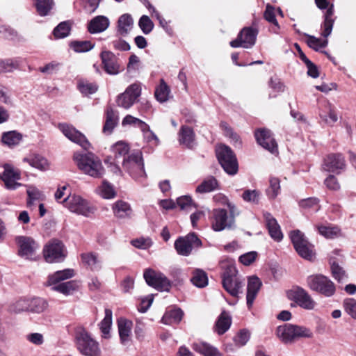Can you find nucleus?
<instances>
[{"mask_svg": "<svg viewBox=\"0 0 356 356\" xmlns=\"http://www.w3.org/2000/svg\"><path fill=\"white\" fill-rule=\"evenodd\" d=\"M138 26L145 34H149L154 28V23L147 15H143L139 19Z\"/></svg>", "mask_w": 356, "mask_h": 356, "instance_id": "nucleus-59", "label": "nucleus"}, {"mask_svg": "<svg viewBox=\"0 0 356 356\" xmlns=\"http://www.w3.org/2000/svg\"><path fill=\"white\" fill-rule=\"evenodd\" d=\"M288 296L298 306L305 309L312 310L316 306V302L312 297L302 287H294L288 292Z\"/></svg>", "mask_w": 356, "mask_h": 356, "instance_id": "nucleus-13", "label": "nucleus"}, {"mask_svg": "<svg viewBox=\"0 0 356 356\" xmlns=\"http://www.w3.org/2000/svg\"><path fill=\"white\" fill-rule=\"evenodd\" d=\"M63 202L65 207L71 212L85 217H90L96 211L94 206L78 195H69L63 198Z\"/></svg>", "mask_w": 356, "mask_h": 356, "instance_id": "nucleus-7", "label": "nucleus"}, {"mask_svg": "<svg viewBox=\"0 0 356 356\" xmlns=\"http://www.w3.org/2000/svg\"><path fill=\"white\" fill-rule=\"evenodd\" d=\"M331 272L332 277L339 282H343L347 278L345 270L335 262L331 265Z\"/></svg>", "mask_w": 356, "mask_h": 356, "instance_id": "nucleus-55", "label": "nucleus"}, {"mask_svg": "<svg viewBox=\"0 0 356 356\" xmlns=\"http://www.w3.org/2000/svg\"><path fill=\"white\" fill-rule=\"evenodd\" d=\"M346 160L341 154H328L323 161V168L325 170L339 174L346 168Z\"/></svg>", "mask_w": 356, "mask_h": 356, "instance_id": "nucleus-20", "label": "nucleus"}, {"mask_svg": "<svg viewBox=\"0 0 356 356\" xmlns=\"http://www.w3.org/2000/svg\"><path fill=\"white\" fill-rule=\"evenodd\" d=\"M258 31L252 27L243 28L238 34L237 38L229 43L233 48L242 47L245 49L252 47L256 42Z\"/></svg>", "mask_w": 356, "mask_h": 356, "instance_id": "nucleus-12", "label": "nucleus"}, {"mask_svg": "<svg viewBox=\"0 0 356 356\" xmlns=\"http://www.w3.org/2000/svg\"><path fill=\"white\" fill-rule=\"evenodd\" d=\"M118 332L122 343L126 344L130 340L132 323L124 318L118 321Z\"/></svg>", "mask_w": 356, "mask_h": 356, "instance_id": "nucleus-32", "label": "nucleus"}, {"mask_svg": "<svg viewBox=\"0 0 356 356\" xmlns=\"http://www.w3.org/2000/svg\"><path fill=\"white\" fill-rule=\"evenodd\" d=\"M250 332L246 330H241L234 337V342L238 346H243L249 341Z\"/></svg>", "mask_w": 356, "mask_h": 356, "instance_id": "nucleus-61", "label": "nucleus"}, {"mask_svg": "<svg viewBox=\"0 0 356 356\" xmlns=\"http://www.w3.org/2000/svg\"><path fill=\"white\" fill-rule=\"evenodd\" d=\"M289 236L298 254L304 259L312 260L314 255L313 245L307 241L304 234L296 229L291 232Z\"/></svg>", "mask_w": 356, "mask_h": 356, "instance_id": "nucleus-8", "label": "nucleus"}, {"mask_svg": "<svg viewBox=\"0 0 356 356\" xmlns=\"http://www.w3.org/2000/svg\"><path fill=\"white\" fill-rule=\"evenodd\" d=\"M71 47L79 53L86 52L91 50L94 47V44L90 41H73L70 44Z\"/></svg>", "mask_w": 356, "mask_h": 356, "instance_id": "nucleus-52", "label": "nucleus"}, {"mask_svg": "<svg viewBox=\"0 0 356 356\" xmlns=\"http://www.w3.org/2000/svg\"><path fill=\"white\" fill-rule=\"evenodd\" d=\"M269 184V188L266 191L267 195L271 199H275L280 191V180L277 177H270Z\"/></svg>", "mask_w": 356, "mask_h": 356, "instance_id": "nucleus-48", "label": "nucleus"}, {"mask_svg": "<svg viewBox=\"0 0 356 356\" xmlns=\"http://www.w3.org/2000/svg\"><path fill=\"white\" fill-rule=\"evenodd\" d=\"M191 282L198 288H204L208 284L207 274L202 269H195L192 273Z\"/></svg>", "mask_w": 356, "mask_h": 356, "instance_id": "nucleus-39", "label": "nucleus"}, {"mask_svg": "<svg viewBox=\"0 0 356 356\" xmlns=\"http://www.w3.org/2000/svg\"><path fill=\"white\" fill-rule=\"evenodd\" d=\"M47 302L40 298H35L29 300V310L33 312L41 313L47 308Z\"/></svg>", "mask_w": 356, "mask_h": 356, "instance_id": "nucleus-47", "label": "nucleus"}, {"mask_svg": "<svg viewBox=\"0 0 356 356\" xmlns=\"http://www.w3.org/2000/svg\"><path fill=\"white\" fill-rule=\"evenodd\" d=\"M38 13L40 16L48 15L54 6V0H34Z\"/></svg>", "mask_w": 356, "mask_h": 356, "instance_id": "nucleus-41", "label": "nucleus"}, {"mask_svg": "<svg viewBox=\"0 0 356 356\" xmlns=\"http://www.w3.org/2000/svg\"><path fill=\"white\" fill-rule=\"evenodd\" d=\"M28 200L27 207H31L35 201H40L44 199V195L38 188L34 186H29L27 189Z\"/></svg>", "mask_w": 356, "mask_h": 356, "instance_id": "nucleus-45", "label": "nucleus"}, {"mask_svg": "<svg viewBox=\"0 0 356 356\" xmlns=\"http://www.w3.org/2000/svg\"><path fill=\"white\" fill-rule=\"evenodd\" d=\"M22 139V134L17 132L16 131H10L3 133L1 137V141L3 143L7 145L9 147H13L18 145Z\"/></svg>", "mask_w": 356, "mask_h": 356, "instance_id": "nucleus-40", "label": "nucleus"}, {"mask_svg": "<svg viewBox=\"0 0 356 356\" xmlns=\"http://www.w3.org/2000/svg\"><path fill=\"white\" fill-rule=\"evenodd\" d=\"M102 67L110 75H117L123 70L117 56L111 51L104 50L100 54Z\"/></svg>", "mask_w": 356, "mask_h": 356, "instance_id": "nucleus-17", "label": "nucleus"}, {"mask_svg": "<svg viewBox=\"0 0 356 356\" xmlns=\"http://www.w3.org/2000/svg\"><path fill=\"white\" fill-rule=\"evenodd\" d=\"M29 310V300L20 299L9 307L11 313L18 314Z\"/></svg>", "mask_w": 356, "mask_h": 356, "instance_id": "nucleus-58", "label": "nucleus"}, {"mask_svg": "<svg viewBox=\"0 0 356 356\" xmlns=\"http://www.w3.org/2000/svg\"><path fill=\"white\" fill-rule=\"evenodd\" d=\"M133 26L134 19L131 15L128 13L123 14L118 20L117 33L120 35L125 37L130 33Z\"/></svg>", "mask_w": 356, "mask_h": 356, "instance_id": "nucleus-28", "label": "nucleus"}, {"mask_svg": "<svg viewBox=\"0 0 356 356\" xmlns=\"http://www.w3.org/2000/svg\"><path fill=\"white\" fill-rule=\"evenodd\" d=\"M315 3L321 10L327 9L324 15V22L322 25L323 31L321 35L323 37H328L332 33L334 23V19L333 18L334 6L333 4H330L327 0H315Z\"/></svg>", "mask_w": 356, "mask_h": 356, "instance_id": "nucleus-16", "label": "nucleus"}, {"mask_svg": "<svg viewBox=\"0 0 356 356\" xmlns=\"http://www.w3.org/2000/svg\"><path fill=\"white\" fill-rule=\"evenodd\" d=\"M257 142L271 153L277 152V145L270 130L261 129L255 131Z\"/></svg>", "mask_w": 356, "mask_h": 356, "instance_id": "nucleus-21", "label": "nucleus"}, {"mask_svg": "<svg viewBox=\"0 0 356 356\" xmlns=\"http://www.w3.org/2000/svg\"><path fill=\"white\" fill-rule=\"evenodd\" d=\"M99 194L105 199H110L115 197V192L110 184L107 181H104L99 187Z\"/></svg>", "mask_w": 356, "mask_h": 356, "instance_id": "nucleus-60", "label": "nucleus"}, {"mask_svg": "<svg viewBox=\"0 0 356 356\" xmlns=\"http://www.w3.org/2000/svg\"><path fill=\"white\" fill-rule=\"evenodd\" d=\"M218 188V181L213 177L209 176L202 181L196 188V192L199 193H210Z\"/></svg>", "mask_w": 356, "mask_h": 356, "instance_id": "nucleus-37", "label": "nucleus"}, {"mask_svg": "<svg viewBox=\"0 0 356 356\" xmlns=\"http://www.w3.org/2000/svg\"><path fill=\"white\" fill-rule=\"evenodd\" d=\"M109 19L103 15L94 17L88 24V31L90 33H97L104 31L109 26Z\"/></svg>", "mask_w": 356, "mask_h": 356, "instance_id": "nucleus-30", "label": "nucleus"}, {"mask_svg": "<svg viewBox=\"0 0 356 356\" xmlns=\"http://www.w3.org/2000/svg\"><path fill=\"white\" fill-rule=\"evenodd\" d=\"M44 257L47 262H60L64 259L63 243L57 239L51 240L44 248Z\"/></svg>", "mask_w": 356, "mask_h": 356, "instance_id": "nucleus-15", "label": "nucleus"}, {"mask_svg": "<svg viewBox=\"0 0 356 356\" xmlns=\"http://www.w3.org/2000/svg\"><path fill=\"white\" fill-rule=\"evenodd\" d=\"M78 88L82 94L88 95L96 92L98 86L95 83H90L88 81H80L78 83Z\"/></svg>", "mask_w": 356, "mask_h": 356, "instance_id": "nucleus-53", "label": "nucleus"}, {"mask_svg": "<svg viewBox=\"0 0 356 356\" xmlns=\"http://www.w3.org/2000/svg\"><path fill=\"white\" fill-rule=\"evenodd\" d=\"M177 204L181 210L190 211L193 208H196L195 204L192 201L190 196L184 195L177 199Z\"/></svg>", "mask_w": 356, "mask_h": 356, "instance_id": "nucleus-56", "label": "nucleus"}, {"mask_svg": "<svg viewBox=\"0 0 356 356\" xmlns=\"http://www.w3.org/2000/svg\"><path fill=\"white\" fill-rule=\"evenodd\" d=\"M143 277L149 286L160 291H169L171 288V282L161 272L148 268L145 270Z\"/></svg>", "mask_w": 356, "mask_h": 356, "instance_id": "nucleus-10", "label": "nucleus"}, {"mask_svg": "<svg viewBox=\"0 0 356 356\" xmlns=\"http://www.w3.org/2000/svg\"><path fill=\"white\" fill-rule=\"evenodd\" d=\"M24 162L28 163L31 166L40 170H47L49 168L47 160L42 156L31 154L23 159Z\"/></svg>", "mask_w": 356, "mask_h": 356, "instance_id": "nucleus-34", "label": "nucleus"}, {"mask_svg": "<svg viewBox=\"0 0 356 356\" xmlns=\"http://www.w3.org/2000/svg\"><path fill=\"white\" fill-rule=\"evenodd\" d=\"M262 285V282L257 276H252L248 278L246 301L249 309L252 306L254 300Z\"/></svg>", "mask_w": 356, "mask_h": 356, "instance_id": "nucleus-25", "label": "nucleus"}, {"mask_svg": "<svg viewBox=\"0 0 356 356\" xmlns=\"http://www.w3.org/2000/svg\"><path fill=\"white\" fill-rule=\"evenodd\" d=\"M318 230L322 236L327 238L336 237L340 233V229L337 227L321 225L318 227Z\"/></svg>", "mask_w": 356, "mask_h": 356, "instance_id": "nucleus-54", "label": "nucleus"}, {"mask_svg": "<svg viewBox=\"0 0 356 356\" xmlns=\"http://www.w3.org/2000/svg\"><path fill=\"white\" fill-rule=\"evenodd\" d=\"M193 350L204 356H221V353L218 350L204 342L194 343L192 346Z\"/></svg>", "mask_w": 356, "mask_h": 356, "instance_id": "nucleus-35", "label": "nucleus"}, {"mask_svg": "<svg viewBox=\"0 0 356 356\" xmlns=\"http://www.w3.org/2000/svg\"><path fill=\"white\" fill-rule=\"evenodd\" d=\"M220 268L224 270L222 274L223 288L232 296L238 297L243 293L244 280L238 275L232 261H222Z\"/></svg>", "mask_w": 356, "mask_h": 356, "instance_id": "nucleus-1", "label": "nucleus"}, {"mask_svg": "<svg viewBox=\"0 0 356 356\" xmlns=\"http://www.w3.org/2000/svg\"><path fill=\"white\" fill-rule=\"evenodd\" d=\"M275 334L285 344L292 343L300 338L313 337V332L310 329L290 323L278 326Z\"/></svg>", "mask_w": 356, "mask_h": 356, "instance_id": "nucleus-4", "label": "nucleus"}, {"mask_svg": "<svg viewBox=\"0 0 356 356\" xmlns=\"http://www.w3.org/2000/svg\"><path fill=\"white\" fill-rule=\"evenodd\" d=\"M264 17L268 22L273 24L274 27L273 28V31L274 33H277L280 29V26L276 19L275 10L273 6L267 5Z\"/></svg>", "mask_w": 356, "mask_h": 356, "instance_id": "nucleus-51", "label": "nucleus"}, {"mask_svg": "<svg viewBox=\"0 0 356 356\" xmlns=\"http://www.w3.org/2000/svg\"><path fill=\"white\" fill-rule=\"evenodd\" d=\"M81 258L82 261L92 270H98L101 269V261L99 259L98 255L96 253H83L81 254Z\"/></svg>", "mask_w": 356, "mask_h": 356, "instance_id": "nucleus-38", "label": "nucleus"}, {"mask_svg": "<svg viewBox=\"0 0 356 356\" xmlns=\"http://www.w3.org/2000/svg\"><path fill=\"white\" fill-rule=\"evenodd\" d=\"M170 90L163 79L161 80L159 86L156 88L154 95L160 102H165L168 99Z\"/></svg>", "mask_w": 356, "mask_h": 356, "instance_id": "nucleus-44", "label": "nucleus"}, {"mask_svg": "<svg viewBox=\"0 0 356 356\" xmlns=\"http://www.w3.org/2000/svg\"><path fill=\"white\" fill-rule=\"evenodd\" d=\"M305 37H307V45L313 49L315 51H319L320 49L324 48L327 45L328 41L327 38L324 37L325 39L322 40L321 38H316L315 36L305 33Z\"/></svg>", "mask_w": 356, "mask_h": 356, "instance_id": "nucleus-43", "label": "nucleus"}, {"mask_svg": "<svg viewBox=\"0 0 356 356\" xmlns=\"http://www.w3.org/2000/svg\"><path fill=\"white\" fill-rule=\"evenodd\" d=\"M74 275V271L73 269L67 268L63 270H58L54 273L49 275L48 280L46 282V285L51 286L63 281L72 278Z\"/></svg>", "mask_w": 356, "mask_h": 356, "instance_id": "nucleus-29", "label": "nucleus"}, {"mask_svg": "<svg viewBox=\"0 0 356 356\" xmlns=\"http://www.w3.org/2000/svg\"><path fill=\"white\" fill-rule=\"evenodd\" d=\"M51 286V290L68 296L79 289V284L76 280H70L65 282H60Z\"/></svg>", "mask_w": 356, "mask_h": 356, "instance_id": "nucleus-33", "label": "nucleus"}, {"mask_svg": "<svg viewBox=\"0 0 356 356\" xmlns=\"http://www.w3.org/2000/svg\"><path fill=\"white\" fill-rule=\"evenodd\" d=\"M58 127L69 140L79 145L86 150L90 148V144L86 136L74 127L67 124H60Z\"/></svg>", "mask_w": 356, "mask_h": 356, "instance_id": "nucleus-19", "label": "nucleus"}, {"mask_svg": "<svg viewBox=\"0 0 356 356\" xmlns=\"http://www.w3.org/2000/svg\"><path fill=\"white\" fill-rule=\"evenodd\" d=\"M141 94V88L138 83H133L125 91L118 96L116 102L118 106L128 109L136 102Z\"/></svg>", "mask_w": 356, "mask_h": 356, "instance_id": "nucleus-14", "label": "nucleus"}, {"mask_svg": "<svg viewBox=\"0 0 356 356\" xmlns=\"http://www.w3.org/2000/svg\"><path fill=\"white\" fill-rule=\"evenodd\" d=\"M220 126L227 137H229L234 143H238V145L241 144L238 135L234 132L233 129L230 127L224 122L221 123Z\"/></svg>", "mask_w": 356, "mask_h": 356, "instance_id": "nucleus-64", "label": "nucleus"}, {"mask_svg": "<svg viewBox=\"0 0 356 356\" xmlns=\"http://www.w3.org/2000/svg\"><path fill=\"white\" fill-rule=\"evenodd\" d=\"M111 150L114 154L115 157L117 159L118 157L124 156L128 154L129 151V146L125 142L118 141L112 146Z\"/></svg>", "mask_w": 356, "mask_h": 356, "instance_id": "nucleus-50", "label": "nucleus"}, {"mask_svg": "<svg viewBox=\"0 0 356 356\" xmlns=\"http://www.w3.org/2000/svg\"><path fill=\"white\" fill-rule=\"evenodd\" d=\"M16 242L19 245V254L26 259L31 258L38 248V244L30 237L18 236Z\"/></svg>", "mask_w": 356, "mask_h": 356, "instance_id": "nucleus-23", "label": "nucleus"}, {"mask_svg": "<svg viewBox=\"0 0 356 356\" xmlns=\"http://www.w3.org/2000/svg\"><path fill=\"white\" fill-rule=\"evenodd\" d=\"M117 124V118L115 115L112 108H108L106 110V122L103 127V132L111 134Z\"/></svg>", "mask_w": 356, "mask_h": 356, "instance_id": "nucleus-42", "label": "nucleus"}, {"mask_svg": "<svg viewBox=\"0 0 356 356\" xmlns=\"http://www.w3.org/2000/svg\"><path fill=\"white\" fill-rule=\"evenodd\" d=\"M0 177L3 181L6 188L9 190H15L21 186V184L17 181L21 178L19 171L9 164L4 165V171Z\"/></svg>", "mask_w": 356, "mask_h": 356, "instance_id": "nucleus-22", "label": "nucleus"}, {"mask_svg": "<svg viewBox=\"0 0 356 356\" xmlns=\"http://www.w3.org/2000/svg\"><path fill=\"white\" fill-rule=\"evenodd\" d=\"M318 202H319V200L316 197H309V198L301 200L299 202V205L302 208H305V209L314 208V209H316V210H318Z\"/></svg>", "mask_w": 356, "mask_h": 356, "instance_id": "nucleus-63", "label": "nucleus"}, {"mask_svg": "<svg viewBox=\"0 0 356 356\" xmlns=\"http://www.w3.org/2000/svg\"><path fill=\"white\" fill-rule=\"evenodd\" d=\"M178 136V140L181 145L189 149L194 147L195 145V135L192 128L188 126H181Z\"/></svg>", "mask_w": 356, "mask_h": 356, "instance_id": "nucleus-26", "label": "nucleus"}, {"mask_svg": "<svg viewBox=\"0 0 356 356\" xmlns=\"http://www.w3.org/2000/svg\"><path fill=\"white\" fill-rule=\"evenodd\" d=\"M307 285L313 291L325 297L330 298L336 293L334 283L323 274H314L307 277Z\"/></svg>", "mask_w": 356, "mask_h": 356, "instance_id": "nucleus-5", "label": "nucleus"}, {"mask_svg": "<svg viewBox=\"0 0 356 356\" xmlns=\"http://www.w3.org/2000/svg\"><path fill=\"white\" fill-rule=\"evenodd\" d=\"M70 24L68 22H60L53 31L56 38H64L67 37L70 32Z\"/></svg>", "mask_w": 356, "mask_h": 356, "instance_id": "nucleus-49", "label": "nucleus"}, {"mask_svg": "<svg viewBox=\"0 0 356 356\" xmlns=\"http://www.w3.org/2000/svg\"><path fill=\"white\" fill-rule=\"evenodd\" d=\"M264 218L270 237L276 241H280L283 234L277 220L268 212L264 213Z\"/></svg>", "mask_w": 356, "mask_h": 356, "instance_id": "nucleus-24", "label": "nucleus"}, {"mask_svg": "<svg viewBox=\"0 0 356 356\" xmlns=\"http://www.w3.org/2000/svg\"><path fill=\"white\" fill-rule=\"evenodd\" d=\"M122 166L135 179L145 175L142 152L140 150L132 152L124 159Z\"/></svg>", "mask_w": 356, "mask_h": 356, "instance_id": "nucleus-9", "label": "nucleus"}, {"mask_svg": "<svg viewBox=\"0 0 356 356\" xmlns=\"http://www.w3.org/2000/svg\"><path fill=\"white\" fill-rule=\"evenodd\" d=\"M345 312L353 318L356 320V300L354 298H346L343 302Z\"/></svg>", "mask_w": 356, "mask_h": 356, "instance_id": "nucleus-57", "label": "nucleus"}, {"mask_svg": "<svg viewBox=\"0 0 356 356\" xmlns=\"http://www.w3.org/2000/svg\"><path fill=\"white\" fill-rule=\"evenodd\" d=\"M202 241L195 233L188 234L185 237H179L175 242V248L179 254L188 256L193 248L202 246Z\"/></svg>", "mask_w": 356, "mask_h": 356, "instance_id": "nucleus-11", "label": "nucleus"}, {"mask_svg": "<svg viewBox=\"0 0 356 356\" xmlns=\"http://www.w3.org/2000/svg\"><path fill=\"white\" fill-rule=\"evenodd\" d=\"M184 313L181 309H170L165 312L161 321L166 325H172L179 323L182 318Z\"/></svg>", "mask_w": 356, "mask_h": 356, "instance_id": "nucleus-36", "label": "nucleus"}, {"mask_svg": "<svg viewBox=\"0 0 356 356\" xmlns=\"http://www.w3.org/2000/svg\"><path fill=\"white\" fill-rule=\"evenodd\" d=\"M231 325V316L226 311H222L215 323L214 330L219 335H222L229 329Z\"/></svg>", "mask_w": 356, "mask_h": 356, "instance_id": "nucleus-31", "label": "nucleus"}, {"mask_svg": "<svg viewBox=\"0 0 356 356\" xmlns=\"http://www.w3.org/2000/svg\"><path fill=\"white\" fill-rule=\"evenodd\" d=\"M112 311L110 309H105V316L101 321L99 326L104 337H108L112 325Z\"/></svg>", "mask_w": 356, "mask_h": 356, "instance_id": "nucleus-46", "label": "nucleus"}, {"mask_svg": "<svg viewBox=\"0 0 356 356\" xmlns=\"http://www.w3.org/2000/svg\"><path fill=\"white\" fill-rule=\"evenodd\" d=\"M232 216H229L227 211L224 209H214L213 211L212 227L216 232H220L229 228L234 224Z\"/></svg>", "mask_w": 356, "mask_h": 356, "instance_id": "nucleus-18", "label": "nucleus"}, {"mask_svg": "<svg viewBox=\"0 0 356 356\" xmlns=\"http://www.w3.org/2000/svg\"><path fill=\"white\" fill-rule=\"evenodd\" d=\"M77 350L83 356H100L99 343L83 327H78L75 333Z\"/></svg>", "mask_w": 356, "mask_h": 356, "instance_id": "nucleus-3", "label": "nucleus"}, {"mask_svg": "<svg viewBox=\"0 0 356 356\" xmlns=\"http://www.w3.org/2000/svg\"><path fill=\"white\" fill-rule=\"evenodd\" d=\"M73 159L79 169L86 175L99 178L104 173L101 160L92 152L85 154L75 152Z\"/></svg>", "mask_w": 356, "mask_h": 356, "instance_id": "nucleus-2", "label": "nucleus"}, {"mask_svg": "<svg viewBox=\"0 0 356 356\" xmlns=\"http://www.w3.org/2000/svg\"><path fill=\"white\" fill-rule=\"evenodd\" d=\"M243 199L246 202L258 203L259 193L257 190H246L243 193Z\"/></svg>", "mask_w": 356, "mask_h": 356, "instance_id": "nucleus-62", "label": "nucleus"}, {"mask_svg": "<svg viewBox=\"0 0 356 356\" xmlns=\"http://www.w3.org/2000/svg\"><path fill=\"white\" fill-rule=\"evenodd\" d=\"M216 153L219 163L228 175H234L238 172V161L229 147L220 145L216 147Z\"/></svg>", "mask_w": 356, "mask_h": 356, "instance_id": "nucleus-6", "label": "nucleus"}, {"mask_svg": "<svg viewBox=\"0 0 356 356\" xmlns=\"http://www.w3.org/2000/svg\"><path fill=\"white\" fill-rule=\"evenodd\" d=\"M112 211L115 217L118 218H130L133 213L131 205L123 200H118L113 203Z\"/></svg>", "mask_w": 356, "mask_h": 356, "instance_id": "nucleus-27", "label": "nucleus"}]
</instances>
